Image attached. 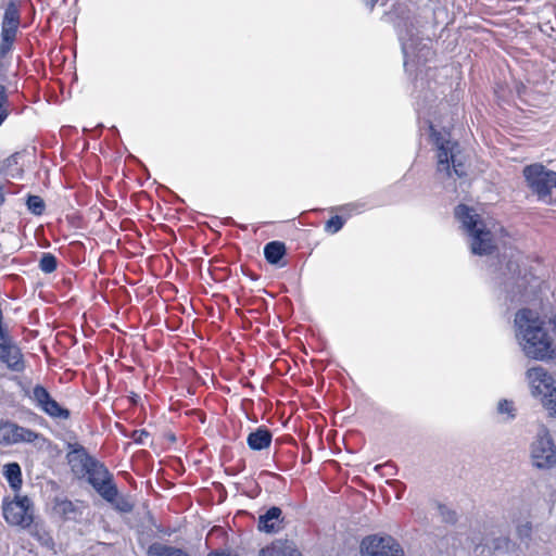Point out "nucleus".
<instances>
[{
  "label": "nucleus",
  "mask_w": 556,
  "mask_h": 556,
  "mask_svg": "<svg viewBox=\"0 0 556 556\" xmlns=\"http://www.w3.org/2000/svg\"><path fill=\"white\" fill-rule=\"evenodd\" d=\"M516 339L529 358L548 361L556 357V344L536 312L520 309L515 316Z\"/></svg>",
  "instance_id": "obj_1"
},
{
  "label": "nucleus",
  "mask_w": 556,
  "mask_h": 556,
  "mask_svg": "<svg viewBox=\"0 0 556 556\" xmlns=\"http://www.w3.org/2000/svg\"><path fill=\"white\" fill-rule=\"evenodd\" d=\"M455 216L470 238V250L473 254L489 255L496 249L504 232L501 225L492 220H482L464 204L455 208Z\"/></svg>",
  "instance_id": "obj_2"
},
{
  "label": "nucleus",
  "mask_w": 556,
  "mask_h": 556,
  "mask_svg": "<svg viewBox=\"0 0 556 556\" xmlns=\"http://www.w3.org/2000/svg\"><path fill=\"white\" fill-rule=\"evenodd\" d=\"M431 137L437 148V170L439 174L451 178L454 175L463 177L466 175L465 157L462 154L459 144L451 139L450 134L438 132L432 126Z\"/></svg>",
  "instance_id": "obj_3"
},
{
  "label": "nucleus",
  "mask_w": 556,
  "mask_h": 556,
  "mask_svg": "<svg viewBox=\"0 0 556 556\" xmlns=\"http://www.w3.org/2000/svg\"><path fill=\"white\" fill-rule=\"evenodd\" d=\"M526 378L531 395L540 401L542 406L556 417V380L542 366L529 368Z\"/></svg>",
  "instance_id": "obj_4"
},
{
  "label": "nucleus",
  "mask_w": 556,
  "mask_h": 556,
  "mask_svg": "<svg viewBox=\"0 0 556 556\" xmlns=\"http://www.w3.org/2000/svg\"><path fill=\"white\" fill-rule=\"evenodd\" d=\"M76 453L89 483L104 500L113 502L117 495V489L113 483L112 475L102 464L88 456L84 450Z\"/></svg>",
  "instance_id": "obj_5"
},
{
  "label": "nucleus",
  "mask_w": 556,
  "mask_h": 556,
  "mask_svg": "<svg viewBox=\"0 0 556 556\" xmlns=\"http://www.w3.org/2000/svg\"><path fill=\"white\" fill-rule=\"evenodd\" d=\"M522 173L528 187L538 195V199L551 204L553 190L556 189V172L535 163L526 166Z\"/></svg>",
  "instance_id": "obj_6"
},
{
  "label": "nucleus",
  "mask_w": 556,
  "mask_h": 556,
  "mask_svg": "<svg viewBox=\"0 0 556 556\" xmlns=\"http://www.w3.org/2000/svg\"><path fill=\"white\" fill-rule=\"evenodd\" d=\"M530 459L538 469L546 470L556 466V446L547 429L543 428L530 444Z\"/></svg>",
  "instance_id": "obj_7"
},
{
  "label": "nucleus",
  "mask_w": 556,
  "mask_h": 556,
  "mask_svg": "<svg viewBox=\"0 0 556 556\" xmlns=\"http://www.w3.org/2000/svg\"><path fill=\"white\" fill-rule=\"evenodd\" d=\"M362 556H405L400 543L391 535H368L361 543Z\"/></svg>",
  "instance_id": "obj_8"
},
{
  "label": "nucleus",
  "mask_w": 556,
  "mask_h": 556,
  "mask_svg": "<svg viewBox=\"0 0 556 556\" xmlns=\"http://www.w3.org/2000/svg\"><path fill=\"white\" fill-rule=\"evenodd\" d=\"M2 511L5 521L12 526L27 528L33 523V505L27 496H16L11 502H4Z\"/></svg>",
  "instance_id": "obj_9"
},
{
  "label": "nucleus",
  "mask_w": 556,
  "mask_h": 556,
  "mask_svg": "<svg viewBox=\"0 0 556 556\" xmlns=\"http://www.w3.org/2000/svg\"><path fill=\"white\" fill-rule=\"evenodd\" d=\"M397 33L402 43L404 66L406 70H408L410 63H419L421 59H427L428 54H430V49L427 48L426 45L419 47L413 28H408L407 26L404 28L399 27Z\"/></svg>",
  "instance_id": "obj_10"
},
{
  "label": "nucleus",
  "mask_w": 556,
  "mask_h": 556,
  "mask_svg": "<svg viewBox=\"0 0 556 556\" xmlns=\"http://www.w3.org/2000/svg\"><path fill=\"white\" fill-rule=\"evenodd\" d=\"M30 399L37 407L51 418L61 420L70 418V410L62 407L55 400H53L45 387L40 384L35 386Z\"/></svg>",
  "instance_id": "obj_11"
},
{
  "label": "nucleus",
  "mask_w": 556,
  "mask_h": 556,
  "mask_svg": "<svg viewBox=\"0 0 556 556\" xmlns=\"http://www.w3.org/2000/svg\"><path fill=\"white\" fill-rule=\"evenodd\" d=\"M39 434L28 428L21 427L14 422H0V444L13 445L18 443H31Z\"/></svg>",
  "instance_id": "obj_12"
},
{
  "label": "nucleus",
  "mask_w": 556,
  "mask_h": 556,
  "mask_svg": "<svg viewBox=\"0 0 556 556\" xmlns=\"http://www.w3.org/2000/svg\"><path fill=\"white\" fill-rule=\"evenodd\" d=\"M20 22L2 20L1 25V42H0V60L8 66L4 60L5 54L12 49L15 40Z\"/></svg>",
  "instance_id": "obj_13"
},
{
  "label": "nucleus",
  "mask_w": 556,
  "mask_h": 556,
  "mask_svg": "<svg viewBox=\"0 0 556 556\" xmlns=\"http://www.w3.org/2000/svg\"><path fill=\"white\" fill-rule=\"evenodd\" d=\"M271 438V432L267 428L258 427L248 435L247 443L251 450L262 451L269 447Z\"/></svg>",
  "instance_id": "obj_14"
},
{
  "label": "nucleus",
  "mask_w": 556,
  "mask_h": 556,
  "mask_svg": "<svg viewBox=\"0 0 556 556\" xmlns=\"http://www.w3.org/2000/svg\"><path fill=\"white\" fill-rule=\"evenodd\" d=\"M281 509L278 507L269 508L266 514L258 518V529L261 531L273 533L278 531L280 523Z\"/></svg>",
  "instance_id": "obj_15"
},
{
  "label": "nucleus",
  "mask_w": 556,
  "mask_h": 556,
  "mask_svg": "<svg viewBox=\"0 0 556 556\" xmlns=\"http://www.w3.org/2000/svg\"><path fill=\"white\" fill-rule=\"evenodd\" d=\"M8 80L7 67L2 60H0V126L10 114V102L7 93L4 83Z\"/></svg>",
  "instance_id": "obj_16"
},
{
  "label": "nucleus",
  "mask_w": 556,
  "mask_h": 556,
  "mask_svg": "<svg viewBox=\"0 0 556 556\" xmlns=\"http://www.w3.org/2000/svg\"><path fill=\"white\" fill-rule=\"evenodd\" d=\"M260 556H300V554L292 544L276 541L271 545L263 548Z\"/></svg>",
  "instance_id": "obj_17"
},
{
  "label": "nucleus",
  "mask_w": 556,
  "mask_h": 556,
  "mask_svg": "<svg viewBox=\"0 0 556 556\" xmlns=\"http://www.w3.org/2000/svg\"><path fill=\"white\" fill-rule=\"evenodd\" d=\"M286 254V247L280 241H271L264 248V255L268 263L277 264Z\"/></svg>",
  "instance_id": "obj_18"
},
{
  "label": "nucleus",
  "mask_w": 556,
  "mask_h": 556,
  "mask_svg": "<svg viewBox=\"0 0 556 556\" xmlns=\"http://www.w3.org/2000/svg\"><path fill=\"white\" fill-rule=\"evenodd\" d=\"M148 556H190L181 548L164 544H152L148 549Z\"/></svg>",
  "instance_id": "obj_19"
},
{
  "label": "nucleus",
  "mask_w": 556,
  "mask_h": 556,
  "mask_svg": "<svg viewBox=\"0 0 556 556\" xmlns=\"http://www.w3.org/2000/svg\"><path fill=\"white\" fill-rule=\"evenodd\" d=\"M4 477L12 489L18 490L22 485V472L17 463H11L4 466Z\"/></svg>",
  "instance_id": "obj_20"
},
{
  "label": "nucleus",
  "mask_w": 556,
  "mask_h": 556,
  "mask_svg": "<svg viewBox=\"0 0 556 556\" xmlns=\"http://www.w3.org/2000/svg\"><path fill=\"white\" fill-rule=\"evenodd\" d=\"M27 208L35 215H41L45 211V202L38 195H29L26 201Z\"/></svg>",
  "instance_id": "obj_21"
},
{
  "label": "nucleus",
  "mask_w": 556,
  "mask_h": 556,
  "mask_svg": "<svg viewBox=\"0 0 556 556\" xmlns=\"http://www.w3.org/2000/svg\"><path fill=\"white\" fill-rule=\"evenodd\" d=\"M39 268L46 273L50 274L56 269V258L51 253H45L39 262Z\"/></svg>",
  "instance_id": "obj_22"
},
{
  "label": "nucleus",
  "mask_w": 556,
  "mask_h": 556,
  "mask_svg": "<svg viewBox=\"0 0 556 556\" xmlns=\"http://www.w3.org/2000/svg\"><path fill=\"white\" fill-rule=\"evenodd\" d=\"M3 20L20 22V10L14 1H10L5 8Z\"/></svg>",
  "instance_id": "obj_23"
},
{
  "label": "nucleus",
  "mask_w": 556,
  "mask_h": 556,
  "mask_svg": "<svg viewBox=\"0 0 556 556\" xmlns=\"http://www.w3.org/2000/svg\"><path fill=\"white\" fill-rule=\"evenodd\" d=\"M516 532L519 539L529 540L532 534V523L530 521L520 522L516 528Z\"/></svg>",
  "instance_id": "obj_24"
},
{
  "label": "nucleus",
  "mask_w": 556,
  "mask_h": 556,
  "mask_svg": "<svg viewBox=\"0 0 556 556\" xmlns=\"http://www.w3.org/2000/svg\"><path fill=\"white\" fill-rule=\"evenodd\" d=\"M344 225V220L342 219V217L336 215V216H332L326 224V230L331 232V233H336L338 232L339 230L342 229Z\"/></svg>",
  "instance_id": "obj_25"
},
{
  "label": "nucleus",
  "mask_w": 556,
  "mask_h": 556,
  "mask_svg": "<svg viewBox=\"0 0 556 556\" xmlns=\"http://www.w3.org/2000/svg\"><path fill=\"white\" fill-rule=\"evenodd\" d=\"M497 410L500 414H507L509 419L515 417L514 405L507 400H503L498 403Z\"/></svg>",
  "instance_id": "obj_26"
},
{
  "label": "nucleus",
  "mask_w": 556,
  "mask_h": 556,
  "mask_svg": "<svg viewBox=\"0 0 556 556\" xmlns=\"http://www.w3.org/2000/svg\"><path fill=\"white\" fill-rule=\"evenodd\" d=\"M439 510H440V514H441L442 518L445 521H447V522L455 521V514L453 511L448 510L445 506L440 505L439 506Z\"/></svg>",
  "instance_id": "obj_27"
},
{
  "label": "nucleus",
  "mask_w": 556,
  "mask_h": 556,
  "mask_svg": "<svg viewBox=\"0 0 556 556\" xmlns=\"http://www.w3.org/2000/svg\"><path fill=\"white\" fill-rule=\"evenodd\" d=\"M148 435H149V433L147 431L142 430L140 432V435L138 438H135V441L138 443H143V440H142L143 437H148Z\"/></svg>",
  "instance_id": "obj_28"
},
{
  "label": "nucleus",
  "mask_w": 556,
  "mask_h": 556,
  "mask_svg": "<svg viewBox=\"0 0 556 556\" xmlns=\"http://www.w3.org/2000/svg\"><path fill=\"white\" fill-rule=\"evenodd\" d=\"M358 205L356 204H348V205H344L341 210L342 211H346V212H352L354 208H356Z\"/></svg>",
  "instance_id": "obj_29"
},
{
  "label": "nucleus",
  "mask_w": 556,
  "mask_h": 556,
  "mask_svg": "<svg viewBox=\"0 0 556 556\" xmlns=\"http://www.w3.org/2000/svg\"><path fill=\"white\" fill-rule=\"evenodd\" d=\"M377 2H378V0H366V4L370 11L374 9V7L376 5Z\"/></svg>",
  "instance_id": "obj_30"
},
{
  "label": "nucleus",
  "mask_w": 556,
  "mask_h": 556,
  "mask_svg": "<svg viewBox=\"0 0 556 556\" xmlns=\"http://www.w3.org/2000/svg\"><path fill=\"white\" fill-rule=\"evenodd\" d=\"M516 266H517V265H515L513 262H509V263L507 264V268H508V270H509L510 273H513V274H515V273H516V268H515Z\"/></svg>",
  "instance_id": "obj_31"
},
{
  "label": "nucleus",
  "mask_w": 556,
  "mask_h": 556,
  "mask_svg": "<svg viewBox=\"0 0 556 556\" xmlns=\"http://www.w3.org/2000/svg\"><path fill=\"white\" fill-rule=\"evenodd\" d=\"M4 191L2 189V187H0V206L4 203Z\"/></svg>",
  "instance_id": "obj_32"
},
{
  "label": "nucleus",
  "mask_w": 556,
  "mask_h": 556,
  "mask_svg": "<svg viewBox=\"0 0 556 556\" xmlns=\"http://www.w3.org/2000/svg\"><path fill=\"white\" fill-rule=\"evenodd\" d=\"M62 506H64V510H66L68 507L72 506V503L71 502H63Z\"/></svg>",
  "instance_id": "obj_33"
}]
</instances>
